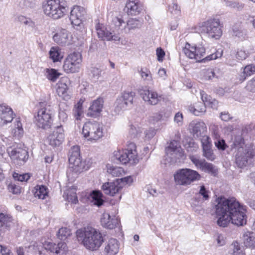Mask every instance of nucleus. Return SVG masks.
<instances>
[{
    "label": "nucleus",
    "instance_id": "obj_1",
    "mask_svg": "<svg viewBox=\"0 0 255 255\" xmlns=\"http://www.w3.org/2000/svg\"><path fill=\"white\" fill-rule=\"evenodd\" d=\"M216 202V223L219 227H226L230 222L238 227L246 224L247 217L245 207L241 205L235 198L221 197L217 199Z\"/></svg>",
    "mask_w": 255,
    "mask_h": 255
},
{
    "label": "nucleus",
    "instance_id": "obj_2",
    "mask_svg": "<svg viewBox=\"0 0 255 255\" xmlns=\"http://www.w3.org/2000/svg\"><path fill=\"white\" fill-rule=\"evenodd\" d=\"M232 150L235 149V161L240 168L246 167L252 164L255 159V147L251 143H245L242 135H236L232 138Z\"/></svg>",
    "mask_w": 255,
    "mask_h": 255
},
{
    "label": "nucleus",
    "instance_id": "obj_3",
    "mask_svg": "<svg viewBox=\"0 0 255 255\" xmlns=\"http://www.w3.org/2000/svg\"><path fill=\"white\" fill-rule=\"evenodd\" d=\"M76 234L78 240L82 241L86 248L91 251L97 250L104 242L102 234L92 227L78 230Z\"/></svg>",
    "mask_w": 255,
    "mask_h": 255
},
{
    "label": "nucleus",
    "instance_id": "obj_4",
    "mask_svg": "<svg viewBox=\"0 0 255 255\" xmlns=\"http://www.w3.org/2000/svg\"><path fill=\"white\" fill-rule=\"evenodd\" d=\"M68 159L71 165L69 170L73 174L78 175L88 170L92 164V162L89 158L82 160L80 154V147L78 145H74L71 147L68 152Z\"/></svg>",
    "mask_w": 255,
    "mask_h": 255
},
{
    "label": "nucleus",
    "instance_id": "obj_5",
    "mask_svg": "<svg viewBox=\"0 0 255 255\" xmlns=\"http://www.w3.org/2000/svg\"><path fill=\"white\" fill-rule=\"evenodd\" d=\"M185 55L190 59H195L197 62H205L211 60L216 59L221 57L222 55V52L217 51L214 53L210 54L204 58L205 49L202 45L197 46L196 44L191 45L187 42L183 49Z\"/></svg>",
    "mask_w": 255,
    "mask_h": 255
},
{
    "label": "nucleus",
    "instance_id": "obj_6",
    "mask_svg": "<svg viewBox=\"0 0 255 255\" xmlns=\"http://www.w3.org/2000/svg\"><path fill=\"white\" fill-rule=\"evenodd\" d=\"M223 25L219 18H211L200 24L197 27V31L211 38L219 39L222 34Z\"/></svg>",
    "mask_w": 255,
    "mask_h": 255
},
{
    "label": "nucleus",
    "instance_id": "obj_7",
    "mask_svg": "<svg viewBox=\"0 0 255 255\" xmlns=\"http://www.w3.org/2000/svg\"><path fill=\"white\" fill-rule=\"evenodd\" d=\"M200 174L196 171L189 168L178 170L174 175L175 183L178 185L188 186L192 182L201 179Z\"/></svg>",
    "mask_w": 255,
    "mask_h": 255
},
{
    "label": "nucleus",
    "instance_id": "obj_8",
    "mask_svg": "<svg viewBox=\"0 0 255 255\" xmlns=\"http://www.w3.org/2000/svg\"><path fill=\"white\" fill-rule=\"evenodd\" d=\"M136 147L135 143L130 142L128 144L126 149L115 152L114 156L123 164L127 163L131 164H136L138 162Z\"/></svg>",
    "mask_w": 255,
    "mask_h": 255
},
{
    "label": "nucleus",
    "instance_id": "obj_9",
    "mask_svg": "<svg viewBox=\"0 0 255 255\" xmlns=\"http://www.w3.org/2000/svg\"><path fill=\"white\" fill-rule=\"evenodd\" d=\"M44 13L54 19L61 18L66 12V8L60 4V0H48L43 6Z\"/></svg>",
    "mask_w": 255,
    "mask_h": 255
},
{
    "label": "nucleus",
    "instance_id": "obj_10",
    "mask_svg": "<svg viewBox=\"0 0 255 255\" xmlns=\"http://www.w3.org/2000/svg\"><path fill=\"white\" fill-rule=\"evenodd\" d=\"M82 134L88 140H98L103 136V126L98 122H87L83 126Z\"/></svg>",
    "mask_w": 255,
    "mask_h": 255
},
{
    "label": "nucleus",
    "instance_id": "obj_11",
    "mask_svg": "<svg viewBox=\"0 0 255 255\" xmlns=\"http://www.w3.org/2000/svg\"><path fill=\"white\" fill-rule=\"evenodd\" d=\"M7 151L13 162L19 166L23 165L29 157L28 152L24 145L9 147Z\"/></svg>",
    "mask_w": 255,
    "mask_h": 255
},
{
    "label": "nucleus",
    "instance_id": "obj_12",
    "mask_svg": "<svg viewBox=\"0 0 255 255\" xmlns=\"http://www.w3.org/2000/svg\"><path fill=\"white\" fill-rule=\"evenodd\" d=\"M34 118V123L39 128L47 129L51 128L52 124V119L50 111L47 108H40Z\"/></svg>",
    "mask_w": 255,
    "mask_h": 255
},
{
    "label": "nucleus",
    "instance_id": "obj_13",
    "mask_svg": "<svg viewBox=\"0 0 255 255\" xmlns=\"http://www.w3.org/2000/svg\"><path fill=\"white\" fill-rule=\"evenodd\" d=\"M82 62V55L79 52H73L68 55L63 66L64 70L67 73L79 71Z\"/></svg>",
    "mask_w": 255,
    "mask_h": 255
},
{
    "label": "nucleus",
    "instance_id": "obj_14",
    "mask_svg": "<svg viewBox=\"0 0 255 255\" xmlns=\"http://www.w3.org/2000/svg\"><path fill=\"white\" fill-rule=\"evenodd\" d=\"M189 158L198 169L214 176L217 174V169L212 163H208L205 159H201L199 156L196 155H190Z\"/></svg>",
    "mask_w": 255,
    "mask_h": 255
},
{
    "label": "nucleus",
    "instance_id": "obj_15",
    "mask_svg": "<svg viewBox=\"0 0 255 255\" xmlns=\"http://www.w3.org/2000/svg\"><path fill=\"white\" fill-rule=\"evenodd\" d=\"M65 139L64 130L62 125L55 127L52 131L47 137L48 143L53 147L59 146Z\"/></svg>",
    "mask_w": 255,
    "mask_h": 255
},
{
    "label": "nucleus",
    "instance_id": "obj_16",
    "mask_svg": "<svg viewBox=\"0 0 255 255\" xmlns=\"http://www.w3.org/2000/svg\"><path fill=\"white\" fill-rule=\"evenodd\" d=\"M86 11L85 9L80 6L75 5L71 10L70 19L73 25L80 26Z\"/></svg>",
    "mask_w": 255,
    "mask_h": 255
},
{
    "label": "nucleus",
    "instance_id": "obj_17",
    "mask_svg": "<svg viewBox=\"0 0 255 255\" xmlns=\"http://www.w3.org/2000/svg\"><path fill=\"white\" fill-rule=\"evenodd\" d=\"M139 93L142 99L148 105H155L160 100L161 96L156 92L148 89H140Z\"/></svg>",
    "mask_w": 255,
    "mask_h": 255
},
{
    "label": "nucleus",
    "instance_id": "obj_18",
    "mask_svg": "<svg viewBox=\"0 0 255 255\" xmlns=\"http://www.w3.org/2000/svg\"><path fill=\"white\" fill-rule=\"evenodd\" d=\"M13 119L12 109L5 105H0V126L10 123Z\"/></svg>",
    "mask_w": 255,
    "mask_h": 255
},
{
    "label": "nucleus",
    "instance_id": "obj_19",
    "mask_svg": "<svg viewBox=\"0 0 255 255\" xmlns=\"http://www.w3.org/2000/svg\"><path fill=\"white\" fill-rule=\"evenodd\" d=\"M123 188V185L120 184L119 180H116L112 182H106L102 187L104 193L111 196H114Z\"/></svg>",
    "mask_w": 255,
    "mask_h": 255
},
{
    "label": "nucleus",
    "instance_id": "obj_20",
    "mask_svg": "<svg viewBox=\"0 0 255 255\" xmlns=\"http://www.w3.org/2000/svg\"><path fill=\"white\" fill-rule=\"evenodd\" d=\"M102 226L108 229H113L117 227L119 223V220L115 216L111 217L108 213H104L101 218Z\"/></svg>",
    "mask_w": 255,
    "mask_h": 255
},
{
    "label": "nucleus",
    "instance_id": "obj_21",
    "mask_svg": "<svg viewBox=\"0 0 255 255\" xmlns=\"http://www.w3.org/2000/svg\"><path fill=\"white\" fill-rule=\"evenodd\" d=\"M12 223L11 216L4 213H0V240L2 239L5 231L9 228Z\"/></svg>",
    "mask_w": 255,
    "mask_h": 255
},
{
    "label": "nucleus",
    "instance_id": "obj_22",
    "mask_svg": "<svg viewBox=\"0 0 255 255\" xmlns=\"http://www.w3.org/2000/svg\"><path fill=\"white\" fill-rule=\"evenodd\" d=\"M128 14L136 15L142 10V6L139 0H128L126 5Z\"/></svg>",
    "mask_w": 255,
    "mask_h": 255
},
{
    "label": "nucleus",
    "instance_id": "obj_23",
    "mask_svg": "<svg viewBox=\"0 0 255 255\" xmlns=\"http://www.w3.org/2000/svg\"><path fill=\"white\" fill-rule=\"evenodd\" d=\"M104 100L102 98H98L94 101L88 110V115L96 117L102 111L103 107Z\"/></svg>",
    "mask_w": 255,
    "mask_h": 255
},
{
    "label": "nucleus",
    "instance_id": "obj_24",
    "mask_svg": "<svg viewBox=\"0 0 255 255\" xmlns=\"http://www.w3.org/2000/svg\"><path fill=\"white\" fill-rule=\"evenodd\" d=\"M95 29L99 38L102 40H110L112 37V32L109 31L104 24L97 23L96 24Z\"/></svg>",
    "mask_w": 255,
    "mask_h": 255
},
{
    "label": "nucleus",
    "instance_id": "obj_25",
    "mask_svg": "<svg viewBox=\"0 0 255 255\" xmlns=\"http://www.w3.org/2000/svg\"><path fill=\"white\" fill-rule=\"evenodd\" d=\"M191 127L192 128V133L195 138L202 137V134L206 129L205 123L201 121H193L191 124Z\"/></svg>",
    "mask_w": 255,
    "mask_h": 255
},
{
    "label": "nucleus",
    "instance_id": "obj_26",
    "mask_svg": "<svg viewBox=\"0 0 255 255\" xmlns=\"http://www.w3.org/2000/svg\"><path fill=\"white\" fill-rule=\"evenodd\" d=\"M53 39L57 44L66 45L69 43V33L66 29H62L54 35Z\"/></svg>",
    "mask_w": 255,
    "mask_h": 255
},
{
    "label": "nucleus",
    "instance_id": "obj_27",
    "mask_svg": "<svg viewBox=\"0 0 255 255\" xmlns=\"http://www.w3.org/2000/svg\"><path fill=\"white\" fill-rule=\"evenodd\" d=\"M143 22L142 19L130 18L124 25V32L128 33L130 30L139 28Z\"/></svg>",
    "mask_w": 255,
    "mask_h": 255
},
{
    "label": "nucleus",
    "instance_id": "obj_28",
    "mask_svg": "<svg viewBox=\"0 0 255 255\" xmlns=\"http://www.w3.org/2000/svg\"><path fill=\"white\" fill-rule=\"evenodd\" d=\"M65 82H63L64 80L63 79L58 83L57 93L59 97H62L65 100H67L70 99V97L68 92V86L66 83L68 80L67 78H65Z\"/></svg>",
    "mask_w": 255,
    "mask_h": 255
},
{
    "label": "nucleus",
    "instance_id": "obj_29",
    "mask_svg": "<svg viewBox=\"0 0 255 255\" xmlns=\"http://www.w3.org/2000/svg\"><path fill=\"white\" fill-rule=\"evenodd\" d=\"M119 249V245L117 240L111 239L105 248V252L108 255H115Z\"/></svg>",
    "mask_w": 255,
    "mask_h": 255
},
{
    "label": "nucleus",
    "instance_id": "obj_30",
    "mask_svg": "<svg viewBox=\"0 0 255 255\" xmlns=\"http://www.w3.org/2000/svg\"><path fill=\"white\" fill-rule=\"evenodd\" d=\"M126 22L124 21L121 16H115L113 18L111 23L112 28L114 29L113 32H124V25Z\"/></svg>",
    "mask_w": 255,
    "mask_h": 255
},
{
    "label": "nucleus",
    "instance_id": "obj_31",
    "mask_svg": "<svg viewBox=\"0 0 255 255\" xmlns=\"http://www.w3.org/2000/svg\"><path fill=\"white\" fill-rule=\"evenodd\" d=\"M188 111L193 115L199 116L205 113L206 108L205 104L203 103L198 102L194 106L191 105L189 106Z\"/></svg>",
    "mask_w": 255,
    "mask_h": 255
},
{
    "label": "nucleus",
    "instance_id": "obj_32",
    "mask_svg": "<svg viewBox=\"0 0 255 255\" xmlns=\"http://www.w3.org/2000/svg\"><path fill=\"white\" fill-rule=\"evenodd\" d=\"M243 239L245 246L250 248H255V237L253 233L245 231L243 234Z\"/></svg>",
    "mask_w": 255,
    "mask_h": 255
},
{
    "label": "nucleus",
    "instance_id": "obj_33",
    "mask_svg": "<svg viewBox=\"0 0 255 255\" xmlns=\"http://www.w3.org/2000/svg\"><path fill=\"white\" fill-rule=\"evenodd\" d=\"M201 99L203 101L202 103L205 104V105H208L213 108H216L218 101L214 99H212L210 96L208 95L204 91H201L200 92Z\"/></svg>",
    "mask_w": 255,
    "mask_h": 255
},
{
    "label": "nucleus",
    "instance_id": "obj_34",
    "mask_svg": "<svg viewBox=\"0 0 255 255\" xmlns=\"http://www.w3.org/2000/svg\"><path fill=\"white\" fill-rule=\"evenodd\" d=\"M12 133L13 136L18 139L22 137L23 134L22 125L19 119H15Z\"/></svg>",
    "mask_w": 255,
    "mask_h": 255
},
{
    "label": "nucleus",
    "instance_id": "obj_35",
    "mask_svg": "<svg viewBox=\"0 0 255 255\" xmlns=\"http://www.w3.org/2000/svg\"><path fill=\"white\" fill-rule=\"evenodd\" d=\"M34 196L39 199H44L48 196V189L44 185H37L35 188Z\"/></svg>",
    "mask_w": 255,
    "mask_h": 255
},
{
    "label": "nucleus",
    "instance_id": "obj_36",
    "mask_svg": "<svg viewBox=\"0 0 255 255\" xmlns=\"http://www.w3.org/2000/svg\"><path fill=\"white\" fill-rule=\"evenodd\" d=\"M233 35L238 37L241 40H246L248 38V30L241 27H234L233 28Z\"/></svg>",
    "mask_w": 255,
    "mask_h": 255
},
{
    "label": "nucleus",
    "instance_id": "obj_37",
    "mask_svg": "<svg viewBox=\"0 0 255 255\" xmlns=\"http://www.w3.org/2000/svg\"><path fill=\"white\" fill-rule=\"evenodd\" d=\"M181 148L179 143L176 140H173L170 142L169 146L165 149L166 153L168 155H172L180 152Z\"/></svg>",
    "mask_w": 255,
    "mask_h": 255
},
{
    "label": "nucleus",
    "instance_id": "obj_38",
    "mask_svg": "<svg viewBox=\"0 0 255 255\" xmlns=\"http://www.w3.org/2000/svg\"><path fill=\"white\" fill-rule=\"evenodd\" d=\"M91 202L98 207L103 204L104 200L102 199V194L99 191H93L90 195Z\"/></svg>",
    "mask_w": 255,
    "mask_h": 255
},
{
    "label": "nucleus",
    "instance_id": "obj_39",
    "mask_svg": "<svg viewBox=\"0 0 255 255\" xmlns=\"http://www.w3.org/2000/svg\"><path fill=\"white\" fill-rule=\"evenodd\" d=\"M49 57L54 62L59 61L63 57L58 47H52L49 52Z\"/></svg>",
    "mask_w": 255,
    "mask_h": 255
},
{
    "label": "nucleus",
    "instance_id": "obj_40",
    "mask_svg": "<svg viewBox=\"0 0 255 255\" xmlns=\"http://www.w3.org/2000/svg\"><path fill=\"white\" fill-rule=\"evenodd\" d=\"M106 167L107 172L114 177L120 176L124 172V169L122 167H115L110 164H108Z\"/></svg>",
    "mask_w": 255,
    "mask_h": 255
},
{
    "label": "nucleus",
    "instance_id": "obj_41",
    "mask_svg": "<svg viewBox=\"0 0 255 255\" xmlns=\"http://www.w3.org/2000/svg\"><path fill=\"white\" fill-rule=\"evenodd\" d=\"M61 73L55 69H46V78L52 82H55Z\"/></svg>",
    "mask_w": 255,
    "mask_h": 255
},
{
    "label": "nucleus",
    "instance_id": "obj_42",
    "mask_svg": "<svg viewBox=\"0 0 255 255\" xmlns=\"http://www.w3.org/2000/svg\"><path fill=\"white\" fill-rule=\"evenodd\" d=\"M127 102H125L122 98L119 97L115 102V110L119 113L121 111L125 110L128 106Z\"/></svg>",
    "mask_w": 255,
    "mask_h": 255
},
{
    "label": "nucleus",
    "instance_id": "obj_43",
    "mask_svg": "<svg viewBox=\"0 0 255 255\" xmlns=\"http://www.w3.org/2000/svg\"><path fill=\"white\" fill-rule=\"evenodd\" d=\"M135 95V94L134 92H125L122 96L120 97L125 102H127L128 105H131L132 104L133 99Z\"/></svg>",
    "mask_w": 255,
    "mask_h": 255
},
{
    "label": "nucleus",
    "instance_id": "obj_44",
    "mask_svg": "<svg viewBox=\"0 0 255 255\" xmlns=\"http://www.w3.org/2000/svg\"><path fill=\"white\" fill-rule=\"evenodd\" d=\"M73 115L77 120H80L83 114L82 110V104L80 102H79L75 107L73 111Z\"/></svg>",
    "mask_w": 255,
    "mask_h": 255
},
{
    "label": "nucleus",
    "instance_id": "obj_45",
    "mask_svg": "<svg viewBox=\"0 0 255 255\" xmlns=\"http://www.w3.org/2000/svg\"><path fill=\"white\" fill-rule=\"evenodd\" d=\"M231 255H245V253L242 250L238 242H233L231 245Z\"/></svg>",
    "mask_w": 255,
    "mask_h": 255
},
{
    "label": "nucleus",
    "instance_id": "obj_46",
    "mask_svg": "<svg viewBox=\"0 0 255 255\" xmlns=\"http://www.w3.org/2000/svg\"><path fill=\"white\" fill-rule=\"evenodd\" d=\"M71 234V231L67 228H61L57 233L58 238L61 240L66 239Z\"/></svg>",
    "mask_w": 255,
    "mask_h": 255
},
{
    "label": "nucleus",
    "instance_id": "obj_47",
    "mask_svg": "<svg viewBox=\"0 0 255 255\" xmlns=\"http://www.w3.org/2000/svg\"><path fill=\"white\" fill-rule=\"evenodd\" d=\"M43 246L46 250L51 253L57 254L58 250L56 247V244L49 241H46L43 244Z\"/></svg>",
    "mask_w": 255,
    "mask_h": 255
},
{
    "label": "nucleus",
    "instance_id": "obj_48",
    "mask_svg": "<svg viewBox=\"0 0 255 255\" xmlns=\"http://www.w3.org/2000/svg\"><path fill=\"white\" fill-rule=\"evenodd\" d=\"M101 69L96 67H92L89 74L92 79L94 80H97L101 76Z\"/></svg>",
    "mask_w": 255,
    "mask_h": 255
},
{
    "label": "nucleus",
    "instance_id": "obj_49",
    "mask_svg": "<svg viewBox=\"0 0 255 255\" xmlns=\"http://www.w3.org/2000/svg\"><path fill=\"white\" fill-rule=\"evenodd\" d=\"M249 56V53L247 52L244 48L242 47L237 49L236 57L239 60L246 59Z\"/></svg>",
    "mask_w": 255,
    "mask_h": 255
},
{
    "label": "nucleus",
    "instance_id": "obj_50",
    "mask_svg": "<svg viewBox=\"0 0 255 255\" xmlns=\"http://www.w3.org/2000/svg\"><path fill=\"white\" fill-rule=\"evenodd\" d=\"M226 4L228 6L235 8L238 10H242L244 7V4L236 1L227 0L226 1Z\"/></svg>",
    "mask_w": 255,
    "mask_h": 255
},
{
    "label": "nucleus",
    "instance_id": "obj_51",
    "mask_svg": "<svg viewBox=\"0 0 255 255\" xmlns=\"http://www.w3.org/2000/svg\"><path fill=\"white\" fill-rule=\"evenodd\" d=\"M201 142L202 143V149L208 148L211 147L212 143L209 136L207 135H203L201 139Z\"/></svg>",
    "mask_w": 255,
    "mask_h": 255
},
{
    "label": "nucleus",
    "instance_id": "obj_52",
    "mask_svg": "<svg viewBox=\"0 0 255 255\" xmlns=\"http://www.w3.org/2000/svg\"><path fill=\"white\" fill-rule=\"evenodd\" d=\"M244 74L246 76H249L255 73V64H251L247 65L244 69Z\"/></svg>",
    "mask_w": 255,
    "mask_h": 255
},
{
    "label": "nucleus",
    "instance_id": "obj_53",
    "mask_svg": "<svg viewBox=\"0 0 255 255\" xmlns=\"http://www.w3.org/2000/svg\"><path fill=\"white\" fill-rule=\"evenodd\" d=\"M210 192L205 187L204 185H202L200 186V190L199 192V195L202 196V200L203 201H206L209 199L210 196L209 194Z\"/></svg>",
    "mask_w": 255,
    "mask_h": 255
},
{
    "label": "nucleus",
    "instance_id": "obj_54",
    "mask_svg": "<svg viewBox=\"0 0 255 255\" xmlns=\"http://www.w3.org/2000/svg\"><path fill=\"white\" fill-rule=\"evenodd\" d=\"M203 156L207 159L212 161L215 159V155L213 152L211 147L203 149Z\"/></svg>",
    "mask_w": 255,
    "mask_h": 255
},
{
    "label": "nucleus",
    "instance_id": "obj_55",
    "mask_svg": "<svg viewBox=\"0 0 255 255\" xmlns=\"http://www.w3.org/2000/svg\"><path fill=\"white\" fill-rule=\"evenodd\" d=\"M140 74L141 78L147 81H151L152 80V75L150 72L147 69H141L140 71Z\"/></svg>",
    "mask_w": 255,
    "mask_h": 255
},
{
    "label": "nucleus",
    "instance_id": "obj_56",
    "mask_svg": "<svg viewBox=\"0 0 255 255\" xmlns=\"http://www.w3.org/2000/svg\"><path fill=\"white\" fill-rule=\"evenodd\" d=\"M168 10L173 14H178L180 12V8L177 3L173 2L169 6Z\"/></svg>",
    "mask_w": 255,
    "mask_h": 255
},
{
    "label": "nucleus",
    "instance_id": "obj_57",
    "mask_svg": "<svg viewBox=\"0 0 255 255\" xmlns=\"http://www.w3.org/2000/svg\"><path fill=\"white\" fill-rule=\"evenodd\" d=\"M215 144L217 148L219 150H224L227 147L225 140L223 139H218L215 141Z\"/></svg>",
    "mask_w": 255,
    "mask_h": 255
},
{
    "label": "nucleus",
    "instance_id": "obj_58",
    "mask_svg": "<svg viewBox=\"0 0 255 255\" xmlns=\"http://www.w3.org/2000/svg\"><path fill=\"white\" fill-rule=\"evenodd\" d=\"M13 177L15 179L21 182L27 181L30 178V175L28 174H18V173H14Z\"/></svg>",
    "mask_w": 255,
    "mask_h": 255
},
{
    "label": "nucleus",
    "instance_id": "obj_59",
    "mask_svg": "<svg viewBox=\"0 0 255 255\" xmlns=\"http://www.w3.org/2000/svg\"><path fill=\"white\" fill-rule=\"evenodd\" d=\"M8 189L10 192L14 194H18L21 192V188L19 186L11 184L8 186Z\"/></svg>",
    "mask_w": 255,
    "mask_h": 255
},
{
    "label": "nucleus",
    "instance_id": "obj_60",
    "mask_svg": "<svg viewBox=\"0 0 255 255\" xmlns=\"http://www.w3.org/2000/svg\"><path fill=\"white\" fill-rule=\"evenodd\" d=\"M145 137L146 139L152 138L156 134V130L154 128H149L144 131Z\"/></svg>",
    "mask_w": 255,
    "mask_h": 255
},
{
    "label": "nucleus",
    "instance_id": "obj_61",
    "mask_svg": "<svg viewBox=\"0 0 255 255\" xmlns=\"http://www.w3.org/2000/svg\"><path fill=\"white\" fill-rule=\"evenodd\" d=\"M117 180H119L120 184L123 185V186L126 184H129L132 182V178L130 176H127L120 179H117Z\"/></svg>",
    "mask_w": 255,
    "mask_h": 255
},
{
    "label": "nucleus",
    "instance_id": "obj_62",
    "mask_svg": "<svg viewBox=\"0 0 255 255\" xmlns=\"http://www.w3.org/2000/svg\"><path fill=\"white\" fill-rule=\"evenodd\" d=\"M58 117H59V119L60 121H62L63 122H65L67 119V114L66 112V111L62 110L60 106Z\"/></svg>",
    "mask_w": 255,
    "mask_h": 255
},
{
    "label": "nucleus",
    "instance_id": "obj_63",
    "mask_svg": "<svg viewBox=\"0 0 255 255\" xmlns=\"http://www.w3.org/2000/svg\"><path fill=\"white\" fill-rule=\"evenodd\" d=\"M216 240L218 246H223L226 244L225 238L224 236L221 234L217 235L216 236Z\"/></svg>",
    "mask_w": 255,
    "mask_h": 255
},
{
    "label": "nucleus",
    "instance_id": "obj_64",
    "mask_svg": "<svg viewBox=\"0 0 255 255\" xmlns=\"http://www.w3.org/2000/svg\"><path fill=\"white\" fill-rule=\"evenodd\" d=\"M0 253L1 255H13V254L9 249L1 245H0Z\"/></svg>",
    "mask_w": 255,
    "mask_h": 255
}]
</instances>
